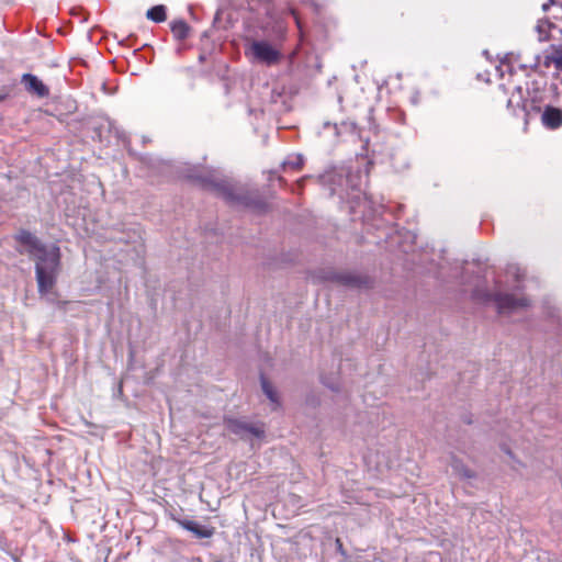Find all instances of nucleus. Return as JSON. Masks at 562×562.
<instances>
[{
	"label": "nucleus",
	"mask_w": 562,
	"mask_h": 562,
	"mask_svg": "<svg viewBox=\"0 0 562 562\" xmlns=\"http://www.w3.org/2000/svg\"><path fill=\"white\" fill-rule=\"evenodd\" d=\"M59 248L56 245H37V289L48 293L59 271Z\"/></svg>",
	"instance_id": "nucleus-1"
},
{
	"label": "nucleus",
	"mask_w": 562,
	"mask_h": 562,
	"mask_svg": "<svg viewBox=\"0 0 562 562\" xmlns=\"http://www.w3.org/2000/svg\"><path fill=\"white\" fill-rule=\"evenodd\" d=\"M248 54L254 60L268 66L279 63L281 58V52L266 41L252 42L248 48Z\"/></svg>",
	"instance_id": "nucleus-2"
},
{
	"label": "nucleus",
	"mask_w": 562,
	"mask_h": 562,
	"mask_svg": "<svg viewBox=\"0 0 562 562\" xmlns=\"http://www.w3.org/2000/svg\"><path fill=\"white\" fill-rule=\"evenodd\" d=\"M226 429L239 436L240 438H247L248 436H254L256 438H262L265 435V429L262 426L250 425L244 420L228 418L225 420Z\"/></svg>",
	"instance_id": "nucleus-3"
},
{
	"label": "nucleus",
	"mask_w": 562,
	"mask_h": 562,
	"mask_svg": "<svg viewBox=\"0 0 562 562\" xmlns=\"http://www.w3.org/2000/svg\"><path fill=\"white\" fill-rule=\"evenodd\" d=\"M493 301L495 302L498 312L502 314L510 313L528 305V301L526 299H516L513 294L501 292L494 294Z\"/></svg>",
	"instance_id": "nucleus-4"
},
{
	"label": "nucleus",
	"mask_w": 562,
	"mask_h": 562,
	"mask_svg": "<svg viewBox=\"0 0 562 562\" xmlns=\"http://www.w3.org/2000/svg\"><path fill=\"white\" fill-rule=\"evenodd\" d=\"M536 67L551 68L562 71V49L552 46L537 57Z\"/></svg>",
	"instance_id": "nucleus-5"
},
{
	"label": "nucleus",
	"mask_w": 562,
	"mask_h": 562,
	"mask_svg": "<svg viewBox=\"0 0 562 562\" xmlns=\"http://www.w3.org/2000/svg\"><path fill=\"white\" fill-rule=\"evenodd\" d=\"M16 249L30 258L35 256V239L30 232L21 231L15 236Z\"/></svg>",
	"instance_id": "nucleus-6"
},
{
	"label": "nucleus",
	"mask_w": 562,
	"mask_h": 562,
	"mask_svg": "<svg viewBox=\"0 0 562 562\" xmlns=\"http://www.w3.org/2000/svg\"><path fill=\"white\" fill-rule=\"evenodd\" d=\"M542 124L550 130H557L562 125V111L553 106H546L541 114Z\"/></svg>",
	"instance_id": "nucleus-7"
},
{
	"label": "nucleus",
	"mask_w": 562,
	"mask_h": 562,
	"mask_svg": "<svg viewBox=\"0 0 562 562\" xmlns=\"http://www.w3.org/2000/svg\"><path fill=\"white\" fill-rule=\"evenodd\" d=\"M449 465L451 467L453 473L461 479H473L475 477V472L468 468L461 459L456 456L450 457Z\"/></svg>",
	"instance_id": "nucleus-8"
},
{
	"label": "nucleus",
	"mask_w": 562,
	"mask_h": 562,
	"mask_svg": "<svg viewBox=\"0 0 562 562\" xmlns=\"http://www.w3.org/2000/svg\"><path fill=\"white\" fill-rule=\"evenodd\" d=\"M181 525H182V527L184 529L191 531L198 538H211L213 536V533H214V529L213 528H210V527H206V526H202V525H200V524H198L196 521H193V520L182 521Z\"/></svg>",
	"instance_id": "nucleus-9"
},
{
	"label": "nucleus",
	"mask_w": 562,
	"mask_h": 562,
	"mask_svg": "<svg viewBox=\"0 0 562 562\" xmlns=\"http://www.w3.org/2000/svg\"><path fill=\"white\" fill-rule=\"evenodd\" d=\"M190 27L183 20H177L171 23V32L178 40H184L189 35Z\"/></svg>",
	"instance_id": "nucleus-10"
},
{
	"label": "nucleus",
	"mask_w": 562,
	"mask_h": 562,
	"mask_svg": "<svg viewBox=\"0 0 562 562\" xmlns=\"http://www.w3.org/2000/svg\"><path fill=\"white\" fill-rule=\"evenodd\" d=\"M261 386L266 396L270 400V402L277 407L279 405L278 393L265 378H261Z\"/></svg>",
	"instance_id": "nucleus-11"
},
{
	"label": "nucleus",
	"mask_w": 562,
	"mask_h": 562,
	"mask_svg": "<svg viewBox=\"0 0 562 562\" xmlns=\"http://www.w3.org/2000/svg\"><path fill=\"white\" fill-rule=\"evenodd\" d=\"M146 16L154 22H162L166 20V9L164 5H156L149 9Z\"/></svg>",
	"instance_id": "nucleus-12"
},
{
	"label": "nucleus",
	"mask_w": 562,
	"mask_h": 562,
	"mask_svg": "<svg viewBox=\"0 0 562 562\" xmlns=\"http://www.w3.org/2000/svg\"><path fill=\"white\" fill-rule=\"evenodd\" d=\"M551 23L548 21H539V23L537 24V31L539 33L540 41H546L549 38V32L551 30Z\"/></svg>",
	"instance_id": "nucleus-13"
},
{
	"label": "nucleus",
	"mask_w": 562,
	"mask_h": 562,
	"mask_svg": "<svg viewBox=\"0 0 562 562\" xmlns=\"http://www.w3.org/2000/svg\"><path fill=\"white\" fill-rule=\"evenodd\" d=\"M516 90L518 92V97L516 98L515 95H512L508 99V102H507L508 108H519L522 104L521 88L517 87Z\"/></svg>",
	"instance_id": "nucleus-14"
},
{
	"label": "nucleus",
	"mask_w": 562,
	"mask_h": 562,
	"mask_svg": "<svg viewBox=\"0 0 562 562\" xmlns=\"http://www.w3.org/2000/svg\"><path fill=\"white\" fill-rule=\"evenodd\" d=\"M23 81L27 86L30 91H35V76L31 74H25L23 76Z\"/></svg>",
	"instance_id": "nucleus-15"
},
{
	"label": "nucleus",
	"mask_w": 562,
	"mask_h": 562,
	"mask_svg": "<svg viewBox=\"0 0 562 562\" xmlns=\"http://www.w3.org/2000/svg\"><path fill=\"white\" fill-rule=\"evenodd\" d=\"M48 94V89L41 81L37 80V98L45 97Z\"/></svg>",
	"instance_id": "nucleus-16"
},
{
	"label": "nucleus",
	"mask_w": 562,
	"mask_h": 562,
	"mask_svg": "<svg viewBox=\"0 0 562 562\" xmlns=\"http://www.w3.org/2000/svg\"><path fill=\"white\" fill-rule=\"evenodd\" d=\"M508 274L515 277L518 280L521 277L520 268L516 266L509 267Z\"/></svg>",
	"instance_id": "nucleus-17"
},
{
	"label": "nucleus",
	"mask_w": 562,
	"mask_h": 562,
	"mask_svg": "<svg viewBox=\"0 0 562 562\" xmlns=\"http://www.w3.org/2000/svg\"><path fill=\"white\" fill-rule=\"evenodd\" d=\"M503 451L513 460V462H517L518 464H520V462L515 458L514 453L512 450H509L507 447L503 446L502 447Z\"/></svg>",
	"instance_id": "nucleus-18"
},
{
	"label": "nucleus",
	"mask_w": 562,
	"mask_h": 562,
	"mask_svg": "<svg viewBox=\"0 0 562 562\" xmlns=\"http://www.w3.org/2000/svg\"><path fill=\"white\" fill-rule=\"evenodd\" d=\"M303 161L301 157H296L295 161H288L286 165H291L293 168H300Z\"/></svg>",
	"instance_id": "nucleus-19"
},
{
	"label": "nucleus",
	"mask_w": 562,
	"mask_h": 562,
	"mask_svg": "<svg viewBox=\"0 0 562 562\" xmlns=\"http://www.w3.org/2000/svg\"><path fill=\"white\" fill-rule=\"evenodd\" d=\"M292 14L294 15V19H295V21H296L297 26H299V27H301L300 20H299V18L295 15V12H294V11H292Z\"/></svg>",
	"instance_id": "nucleus-20"
}]
</instances>
